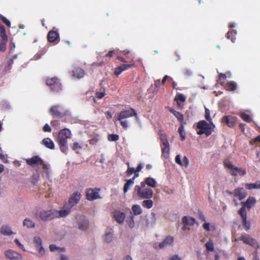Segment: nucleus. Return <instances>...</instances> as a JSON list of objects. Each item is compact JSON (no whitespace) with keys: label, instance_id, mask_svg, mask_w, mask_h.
<instances>
[{"label":"nucleus","instance_id":"1","mask_svg":"<svg viewBox=\"0 0 260 260\" xmlns=\"http://www.w3.org/2000/svg\"><path fill=\"white\" fill-rule=\"evenodd\" d=\"M135 116L137 119H138L136 111L133 108L121 111L116 118L117 120L120 121L121 125L124 128H127L128 122L126 120V118Z\"/></svg>","mask_w":260,"mask_h":260},{"label":"nucleus","instance_id":"2","mask_svg":"<svg viewBox=\"0 0 260 260\" xmlns=\"http://www.w3.org/2000/svg\"><path fill=\"white\" fill-rule=\"evenodd\" d=\"M71 132L68 128H63L59 131L57 142L62 152H66L67 151V139L71 138Z\"/></svg>","mask_w":260,"mask_h":260},{"label":"nucleus","instance_id":"3","mask_svg":"<svg viewBox=\"0 0 260 260\" xmlns=\"http://www.w3.org/2000/svg\"><path fill=\"white\" fill-rule=\"evenodd\" d=\"M135 191L138 197L141 199H150L153 195V190L145 185V183L141 182L140 185H136L135 187Z\"/></svg>","mask_w":260,"mask_h":260},{"label":"nucleus","instance_id":"4","mask_svg":"<svg viewBox=\"0 0 260 260\" xmlns=\"http://www.w3.org/2000/svg\"><path fill=\"white\" fill-rule=\"evenodd\" d=\"M57 214V213L55 209L43 210L39 212V216L42 220L47 221L56 218Z\"/></svg>","mask_w":260,"mask_h":260},{"label":"nucleus","instance_id":"5","mask_svg":"<svg viewBox=\"0 0 260 260\" xmlns=\"http://www.w3.org/2000/svg\"><path fill=\"white\" fill-rule=\"evenodd\" d=\"M89 223L88 219L84 216L78 217L77 221V227L78 230L85 231L89 228Z\"/></svg>","mask_w":260,"mask_h":260},{"label":"nucleus","instance_id":"6","mask_svg":"<svg viewBox=\"0 0 260 260\" xmlns=\"http://www.w3.org/2000/svg\"><path fill=\"white\" fill-rule=\"evenodd\" d=\"M46 84L54 91L58 92L61 89V84L58 79L56 78L48 79L46 80Z\"/></svg>","mask_w":260,"mask_h":260},{"label":"nucleus","instance_id":"7","mask_svg":"<svg viewBox=\"0 0 260 260\" xmlns=\"http://www.w3.org/2000/svg\"><path fill=\"white\" fill-rule=\"evenodd\" d=\"M25 161L28 165L32 167H36L37 168V171H38V169H39V167H41L44 162L43 160L38 156L27 158L25 159Z\"/></svg>","mask_w":260,"mask_h":260},{"label":"nucleus","instance_id":"8","mask_svg":"<svg viewBox=\"0 0 260 260\" xmlns=\"http://www.w3.org/2000/svg\"><path fill=\"white\" fill-rule=\"evenodd\" d=\"M161 141L162 143L161 150L162 156L165 158H168L169 155L170 147L169 142L166 136L162 135L161 136Z\"/></svg>","mask_w":260,"mask_h":260},{"label":"nucleus","instance_id":"9","mask_svg":"<svg viewBox=\"0 0 260 260\" xmlns=\"http://www.w3.org/2000/svg\"><path fill=\"white\" fill-rule=\"evenodd\" d=\"M99 189L98 188H89L86 191V198L89 201L101 198L99 194Z\"/></svg>","mask_w":260,"mask_h":260},{"label":"nucleus","instance_id":"10","mask_svg":"<svg viewBox=\"0 0 260 260\" xmlns=\"http://www.w3.org/2000/svg\"><path fill=\"white\" fill-rule=\"evenodd\" d=\"M5 255L7 258L10 260H22L23 258L21 254L11 249L6 250Z\"/></svg>","mask_w":260,"mask_h":260},{"label":"nucleus","instance_id":"11","mask_svg":"<svg viewBox=\"0 0 260 260\" xmlns=\"http://www.w3.org/2000/svg\"><path fill=\"white\" fill-rule=\"evenodd\" d=\"M256 201L255 199L252 197H249L246 202H242L241 205L242 208L240 210L244 209V211L246 212V208L250 210L254 205L256 204Z\"/></svg>","mask_w":260,"mask_h":260},{"label":"nucleus","instance_id":"12","mask_svg":"<svg viewBox=\"0 0 260 260\" xmlns=\"http://www.w3.org/2000/svg\"><path fill=\"white\" fill-rule=\"evenodd\" d=\"M240 240H242L244 243L250 245L255 248L258 247L257 242L247 234H243L240 237Z\"/></svg>","mask_w":260,"mask_h":260},{"label":"nucleus","instance_id":"13","mask_svg":"<svg viewBox=\"0 0 260 260\" xmlns=\"http://www.w3.org/2000/svg\"><path fill=\"white\" fill-rule=\"evenodd\" d=\"M113 235L114 231L112 229H107L102 237L103 241L108 244L111 243L113 240Z\"/></svg>","mask_w":260,"mask_h":260},{"label":"nucleus","instance_id":"14","mask_svg":"<svg viewBox=\"0 0 260 260\" xmlns=\"http://www.w3.org/2000/svg\"><path fill=\"white\" fill-rule=\"evenodd\" d=\"M224 166L230 170L231 174L233 176L238 175L239 168L234 166L229 160H225Z\"/></svg>","mask_w":260,"mask_h":260},{"label":"nucleus","instance_id":"15","mask_svg":"<svg viewBox=\"0 0 260 260\" xmlns=\"http://www.w3.org/2000/svg\"><path fill=\"white\" fill-rule=\"evenodd\" d=\"M50 113L52 115L58 116L64 113V110L60 105L54 106L50 109Z\"/></svg>","mask_w":260,"mask_h":260},{"label":"nucleus","instance_id":"16","mask_svg":"<svg viewBox=\"0 0 260 260\" xmlns=\"http://www.w3.org/2000/svg\"><path fill=\"white\" fill-rule=\"evenodd\" d=\"M239 212L241 216V218L242 219V223L244 229L246 231L249 230L250 224L247 221V212L244 211V209L240 210Z\"/></svg>","mask_w":260,"mask_h":260},{"label":"nucleus","instance_id":"17","mask_svg":"<svg viewBox=\"0 0 260 260\" xmlns=\"http://www.w3.org/2000/svg\"><path fill=\"white\" fill-rule=\"evenodd\" d=\"M113 217L117 223L121 224L124 220L125 215L123 212L119 210H115L113 213Z\"/></svg>","mask_w":260,"mask_h":260},{"label":"nucleus","instance_id":"18","mask_svg":"<svg viewBox=\"0 0 260 260\" xmlns=\"http://www.w3.org/2000/svg\"><path fill=\"white\" fill-rule=\"evenodd\" d=\"M173 242L174 238L172 236H167L159 244V247L160 249H164L167 246H171L173 244Z\"/></svg>","mask_w":260,"mask_h":260},{"label":"nucleus","instance_id":"19","mask_svg":"<svg viewBox=\"0 0 260 260\" xmlns=\"http://www.w3.org/2000/svg\"><path fill=\"white\" fill-rule=\"evenodd\" d=\"M81 198V194L79 192L74 193L69 201V206L73 207L76 205L79 201Z\"/></svg>","mask_w":260,"mask_h":260},{"label":"nucleus","instance_id":"20","mask_svg":"<svg viewBox=\"0 0 260 260\" xmlns=\"http://www.w3.org/2000/svg\"><path fill=\"white\" fill-rule=\"evenodd\" d=\"M222 121L229 127H233L236 123V118L233 116H225L222 118Z\"/></svg>","mask_w":260,"mask_h":260},{"label":"nucleus","instance_id":"21","mask_svg":"<svg viewBox=\"0 0 260 260\" xmlns=\"http://www.w3.org/2000/svg\"><path fill=\"white\" fill-rule=\"evenodd\" d=\"M234 195L238 197L240 200H242L247 196V192L243 188H238L235 190Z\"/></svg>","mask_w":260,"mask_h":260},{"label":"nucleus","instance_id":"22","mask_svg":"<svg viewBox=\"0 0 260 260\" xmlns=\"http://www.w3.org/2000/svg\"><path fill=\"white\" fill-rule=\"evenodd\" d=\"M197 127L199 129H203L206 131L211 132V127L205 120H201L198 123Z\"/></svg>","mask_w":260,"mask_h":260},{"label":"nucleus","instance_id":"23","mask_svg":"<svg viewBox=\"0 0 260 260\" xmlns=\"http://www.w3.org/2000/svg\"><path fill=\"white\" fill-rule=\"evenodd\" d=\"M138 176V174H135V176L133 177V178L127 180L126 181V183L125 184L123 188V191L124 193H126L130 188V187L134 184V180L135 178Z\"/></svg>","mask_w":260,"mask_h":260},{"label":"nucleus","instance_id":"24","mask_svg":"<svg viewBox=\"0 0 260 260\" xmlns=\"http://www.w3.org/2000/svg\"><path fill=\"white\" fill-rule=\"evenodd\" d=\"M156 221V216L155 213L152 212L150 215V216L148 217V218L147 219L146 221V226H151L153 225Z\"/></svg>","mask_w":260,"mask_h":260},{"label":"nucleus","instance_id":"25","mask_svg":"<svg viewBox=\"0 0 260 260\" xmlns=\"http://www.w3.org/2000/svg\"><path fill=\"white\" fill-rule=\"evenodd\" d=\"M182 222L186 225L192 226L196 223V219L192 217L185 216L182 218Z\"/></svg>","mask_w":260,"mask_h":260},{"label":"nucleus","instance_id":"26","mask_svg":"<svg viewBox=\"0 0 260 260\" xmlns=\"http://www.w3.org/2000/svg\"><path fill=\"white\" fill-rule=\"evenodd\" d=\"M72 207L69 206V207L67 208H64L63 209L61 210L60 211H57L56 212L57 213V214L56 215V218L57 217H66L67 215H68L70 212V209Z\"/></svg>","mask_w":260,"mask_h":260},{"label":"nucleus","instance_id":"27","mask_svg":"<svg viewBox=\"0 0 260 260\" xmlns=\"http://www.w3.org/2000/svg\"><path fill=\"white\" fill-rule=\"evenodd\" d=\"M143 182L145 183V185H147L148 186L152 188H155L156 186L157 182L156 180L151 177L146 178L145 181Z\"/></svg>","mask_w":260,"mask_h":260},{"label":"nucleus","instance_id":"28","mask_svg":"<svg viewBox=\"0 0 260 260\" xmlns=\"http://www.w3.org/2000/svg\"><path fill=\"white\" fill-rule=\"evenodd\" d=\"M58 34L55 31H50L47 36L48 40L50 42H54L58 38Z\"/></svg>","mask_w":260,"mask_h":260},{"label":"nucleus","instance_id":"29","mask_svg":"<svg viewBox=\"0 0 260 260\" xmlns=\"http://www.w3.org/2000/svg\"><path fill=\"white\" fill-rule=\"evenodd\" d=\"M1 233L4 235L10 236L14 234L11 228L7 225H4L1 229Z\"/></svg>","mask_w":260,"mask_h":260},{"label":"nucleus","instance_id":"30","mask_svg":"<svg viewBox=\"0 0 260 260\" xmlns=\"http://www.w3.org/2000/svg\"><path fill=\"white\" fill-rule=\"evenodd\" d=\"M43 144L47 148L53 149L54 148V144L53 142L48 138H46L43 139Z\"/></svg>","mask_w":260,"mask_h":260},{"label":"nucleus","instance_id":"31","mask_svg":"<svg viewBox=\"0 0 260 260\" xmlns=\"http://www.w3.org/2000/svg\"><path fill=\"white\" fill-rule=\"evenodd\" d=\"M73 76L77 77L78 78H81L84 76V71L81 69L78 68L75 70L73 71Z\"/></svg>","mask_w":260,"mask_h":260},{"label":"nucleus","instance_id":"32","mask_svg":"<svg viewBox=\"0 0 260 260\" xmlns=\"http://www.w3.org/2000/svg\"><path fill=\"white\" fill-rule=\"evenodd\" d=\"M49 249L52 252H64L66 251L64 248L58 247L55 244H50L49 246Z\"/></svg>","mask_w":260,"mask_h":260},{"label":"nucleus","instance_id":"33","mask_svg":"<svg viewBox=\"0 0 260 260\" xmlns=\"http://www.w3.org/2000/svg\"><path fill=\"white\" fill-rule=\"evenodd\" d=\"M23 225L27 228H34L35 226V223L29 218H26L23 222Z\"/></svg>","mask_w":260,"mask_h":260},{"label":"nucleus","instance_id":"34","mask_svg":"<svg viewBox=\"0 0 260 260\" xmlns=\"http://www.w3.org/2000/svg\"><path fill=\"white\" fill-rule=\"evenodd\" d=\"M245 187L248 189H260V181H256L254 183H246Z\"/></svg>","mask_w":260,"mask_h":260},{"label":"nucleus","instance_id":"35","mask_svg":"<svg viewBox=\"0 0 260 260\" xmlns=\"http://www.w3.org/2000/svg\"><path fill=\"white\" fill-rule=\"evenodd\" d=\"M35 248L38 251L37 256L38 257H43L45 255V250L43 248V245L37 246Z\"/></svg>","mask_w":260,"mask_h":260},{"label":"nucleus","instance_id":"36","mask_svg":"<svg viewBox=\"0 0 260 260\" xmlns=\"http://www.w3.org/2000/svg\"><path fill=\"white\" fill-rule=\"evenodd\" d=\"M41 167H42L43 170L42 172V174L45 175L46 177L49 179L50 177V170L48 166L44 162L43 164H42Z\"/></svg>","mask_w":260,"mask_h":260},{"label":"nucleus","instance_id":"37","mask_svg":"<svg viewBox=\"0 0 260 260\" xmlns=\"http://www.w3.org/2000/svg\"><path fill=\"white\" fill-rule=\"evenodd\" d=\"M132 211L135 215H138L142 213V209L139 205H134L132 208Z\"/></svg>","mask_w":260,"mask_h":260},{"label":"nucleus","instance_id":"38","mask_svg":"<svg viewBox=\"0 0 260 260\" xmlns=\"http://www.w3.org/2000/svg\"><path fill=\"white\" fill-rule=\"evenodd\" d=\"M153 205V202L152 200L147 199L142 202V206L146 208L150 209Z\"/></svg>","mask_w":260,"mask_h":260},{"label":"nucleus","instance_id":"39","mask_svg":"<svg viewBox=\"0 0 260 260\" xmlns=\"http://www.w3.org/2000/svg\"><path fill=\"white\" fill-rule=\"evenodd\" d=\"M237 88V84L234 82H229L226 85V88L228 90L233 91Z\"/></svg>","mask_w":260,"mask_h":260},{"label":"nucleus","instance_id":"40","mask_svg":"<svg viewBox=\"0 0 260 260\" xmlns=\"http://www.w3.org/2000/svg\"><path fill=\"white\" fill-rule=\"evenodd\" d=\"M206 247L208 251H213L214 250V244L212 240H209L205 244Z\"/></svg>","mask_w":260,"mask_h":260},{"label":"nucleus","instance_id":"41","mask_svg":"<svg viewBox=\"0 0 260 260\" xmlns=\"http://www.w3.org/2000/svg\"><path fill=\"white\" fill-rule=\"evenodd\" d=\"M178 132L181 137V140L184 141L185 139V134L184 132V126L182 124H181L179 127Z\"/></svg>","mask_w":260,"mask_h":260},{"label":"nucleus","instance_id":"42","mask_svg":"<svg viewBox=\"0 0 260 260\" xmlns=\"http://www.w3.org/2000/svg\"><path fill=\"white\" fill-rule=\"evenodd\" d=\"M33 242L35 244V247L37 246L42 245V241L41 238L39 236H35L34 238Z\"/></svg>","mask_w":260,"mask_h":260},{"label":"nucleus","instance_id":"43","mask_svg":"<svg viewBox=\"0 0 260 260\" xmlns=\"http://www.w3.org/2000/svg\"><path fill=\"white\" fill-rule=\"evenodd\" d=\"M71 148L74 151H78L82 149V145L77 142H74L71 146Z\"/></svg>","mask_w":260,"mask_h":260},{"label":"nucleus","instance_id":"44","mask_svg":"<svg viewBox=\"0 0 260 260\" xmlns=\"http://www.w3.org/2000/svg\"><path fill=\"white\" fill-rule=\"evenodd\" d=\"M171 112L177 118L178 120L182 121L183 120V116L180 112L176 111L174 110H171Z\"/></svg>","mask_w":260,"mask_h":260},{"label":"nucleus","instance_id":"45","mask_svg":"<svg viewBox=\"0 0 260 260\" xmlns=\"http://www.w3.org/2000/svg\"><path fill=\"white\" fill-rule=\"evenodd\" d=\"M205 118L206 119L210 122V123L214 126L212 122V119L210 117V110L205 107Z\"/></svg>","mask_w":260,"mask_h":260},{"label":"nucleus","instance_id":"46","mask_svg":"<svg viewBox=\"0 0 260 260\" xmlns=\"http://www.w3.org/2000/svg\"><path fill=\"white\" fill-rule=\"evenodd\" d=\"M126 222L129 226V227L131 228V229H133L134 226H135V222H134V216L133 215H131L130 216V219H127L126 220Z\"/></svg>","mask_w":260,"mask_h":260},{"label":"nucleus","instance_id":"47","mask_svg":"<svg viewBox=\"0 0 260 260\" xmlns=\"http://www.w3.org/2000/svg\"><path fill=\"white\" fill-rule=\"evenodd\" d=\"M108 139L109 141H116L119 139V136L116 134H111L108 136Z\"/></svg>","mask_w":260,"mask_h":260},{"label":"nucleus","instance_id":"48","mask_svg":"<svg viewBox=\"0 0 260 260\" xmlns=\"http://www.w3.org/2000/svg\"><path fill=\"white\" fill-rule=\"evenodd\" d=\"M241 117L243 120L246 122H249L251 121V118L250 116L245 113L241 114Z\"/></svg>","mask_w":260,"mask_h":260},{"label":"nucleus","instance_id":"49","mask_svg":"<svg viewBox=\"0 0 260 260\" xmlns=\"http://www.w3.org/2000/svg\"><path fill=\"white\" fill-rule=\"evenodd\" d=\"M185 97L182 94L176 96L175 99L176 101H180L182 102H184L185 101Z\"/></svg>","mask_w":260,"mask_h":260},{"label":"nucleus","instance_id":"50","mask_svg":"<svg viewBox=\"0 0 260 260\" xmlns=\"http://www.w3.org/2000/svg\"><path fill=\"white\" fill-rule=\"evenodd\" d=\"M136 171L134 168L128 167L127 170L126 172V173L127 176H131L134 173H136Z\"/></svg>","mask_w":260,"mask_h":260},{"label":"nucleus","instance_id":"51","mask_svg":"<svg viewBox=\"0 0 260 260\" xmlns=\"http://www.w3.org/2000/svg\"><path fill=\"white\" fill-rule=\"evenodd\" d=\"M197 134L199 135L205 134L207 136H209L211 134V132L206 131L203 129H200V131L197 132Z\"/></svg>","mask_w":260,"mask_h":260},{"label":"nucleus","instance_id":"52","mask_svg":"<svg viewBox=\"0 0 260 260\" xmlns=\"http://www.w3.org/2000/svg\"><path fill=\"white\" fill-rule=\"evenodd\" d=\"M175 161L177 164L180 166H183L182 162L181 160V156L179 154L177 155L175 157Z\"/></svg>","mask_w":260,"mask_h":260},{"label":"nucleus","instance_id":"53","mask_svg":"<svg viewBox=\"0 0 260 260\" xmlns=\"http://www.w3.org/2000/svg\"><path fill=\"white\" fill-rule=\"evenodd\" d=\"M210 223L209 222H205L203 224V229L206 230V231H210Z\"/></svg>","mask_w":260,"mask_h":260},{"label":"nucleus","instance_id":"54","mask_svg":"<svg viewBox=\"0 0 260 260\" xmlns=\"http://www.w3.org/2000/svg\"><path fill=\"white\" fill-rule=\"evenodd\" d=\"M183 164V166H185V167H187L189 165V160L187 158L186 156H184L183 158V161H182Z\"/></svg>","mask_w":260,"mask_h":260},{"label":"nucleus","instance_id":"55","mask_svg":"<svg viewBox=\"0 0 260 260\" xmlns=\"http://www.w3.org/2000/svg\"><path fill=\"white\" fill-rule=\"evenodd\" d=\"M14 242H15V243L23 251H26L24 246L21 244L20 242L18 241V240L17 239H15L14 240Z\"/></svg>","mask_w":260,"mask_h":260},{"label":"nucleus","instance_id":"56","mask_svg":"<svg viewBox=\"0 0 260 260\" xmlns=\"http://www.w3.org/2000/svg\"><path fill=\"white\" fill-rule=\"evenodd\" d=\"M43 131L45 132H50L51 128L48 124H46L43 127Z\"/></svg>","mask_w":260,"mask_h":260},{"label":"nucleus","instance_id":"57","mask_svg":"<svg viewBox=\"0 0 260 260\" xmlns=\"http://www.w3.org/2000/svg\"><path fill=\"white\" fill-rule=\"evenodd\" d=\"M132 65L131 64H123L121 66H120V68H121V70L122 71H125L127 70V69L131 68Z\"/></svg>","mask_w":260,"mask_h":260},{"label":"nucleus","instance_id":"58","mask_svg":"<svg viewBox=\"0 0 260 260\" xmlns=\"http://www.w3.org/2000/svg\"><path fill=\"white\" fill-rule=\"evenodd\" d=\"M2 20L3 22L5 24H6L7 26H10L11 23H10V21L9 20H8L6 18L3 16L2 18Z\"/></svg>","mask_w":260,"mask_h":260},{"label":"nucleus","instance_id":"59","mask_svg":"<svg viewBox=\"0 0 260 260\" xmlns=\"http://www.w3.org/2000/svg\"><path fill=\"white\" fill-rule=\"evenodd\" d=\"M122 72H123L121 70V68H120V67L117 68L115 69V75L116 76H118L119 75H120Z\"/></svg>","mask_w":260,"mask_h":260},{"label":"nucleus","instance_id":"60","mask_svg":"<svg viewBox=\"0 0 260 260\" xmlns=\"http://www.w3.org/2000/svg\"><path fill=\"white\" fill-rule=\"evenodd\" d=\"M239 171L238 172V175L243 176L246 173L245 170H243L240 168H239Z\"/></svg>","mask_w":260,"mask_h":260},{"label":"nucleus","instance_id":"61","mask_svg":"<svg viewBox=\"0 0 260 260\" xmlns=\"http://www.w3.org/2000/svg\"><path fill=\"white\" fill-rule=\"evenodd\" d=\"M239 171L238 172V175L243 176L246 173L245 170H243L240 168H239Z\"/></svg>","mask_w":260,"mask_h":260},{"label":"nucleus","instance_id":"62","mask_svg":"<svg viewBox=\"0 0 260 260\" xmlns=\"http://www.w3.org/2000/svg\"><path fill=\"white\" fill-rule=\"evenodd\" d=\"M6 50V44L5 43H2L0 44V50L3 52L5 51Z\"/></svg>","mask_w":260,"mask_h":260},{"label":"nucleus","instance_id":"63","mask_svg":"<svg viewBox=\"0 0 260 260\" xmlns=\"http://www.w3.org/2000/svg\"><path fill=\"white\" fill-rule=\"evenodd\" d=\"M170 260H182V259L178 254H175L170 257Z\"/></svg>","mask_w":260,"mask_h":260},{"label":"nucleus","instance_id":"64","mask_svg":"<svg viewBox=\"0 0 260 260\" xmlns=\"http://www.w3.org/2000/svg\"><path fill=\"white\" fill-rule=\"evenodd\" d=\"M96 96L99 99H102L105 95V92H96Z\"/></svg>","mask_w":260,"mask_h":260}]
</instances>
